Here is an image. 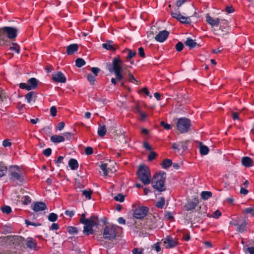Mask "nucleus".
<instances>
[{
  "mask_svg": "<svg viewBox=\"0 0 254 254\" xmlns=\"http://www.w3.org/2000/svg\"><path fill=\"white\" fill-rule=\"evenodd\" d=\"M17 35V30L12 27H4L0 29V46L4 45L9 39H14Z\"/></svg>",
  "mask_w": 254,
  "mask_h": 254,
  "instance_id": "obj_1",
  "label": "nucleus"
},
{
  "mask_svg": "<svg viewBox=\"0 0 254 254\" xmlns=\"http://www.w3.org/2000/svg\"><path fill=\"white\" fill-rule=\"evenodd\" d=\"M166 174L163 172H160L153 176L152 179L153 188L157 190L162 191L165 190L164 183Z\"/></svg>",
  "mask_w": 254,
  "mask_h": 254,
  "instance_id": "obj_2",
  "label": "nucleus"
},
{
  "mask_svg": "<svg viewBox=\"0 0 254 254\" xmlns=\"http://www.w3.org/2000/svg\"><path fill=\"white\" fill-rule=\"evenodd\" d=\"M80 222L85 225L83 232L86 236L93 233V227L98 223L97 218L95 216H91L89 219H80Z\"/></svg>",
  "mask_w": 254,
  "mask_h": 254,
  "instance_id": "obj_3",
  "label": "nucleus"
},
{
  "mask_svg": "<svg viewBox=\"0 0 254 254\" xmlns=\"http://www.w3.org/2000/svg\"><path fill=\"white\" fill-rule=\"evenodd\" d=\"M138 177L144 185H148L151 182V174L147 166L143 165L139 166L137 173Z\"/></svg>",
  "mask_w": 254,
  "mask_h": 254,
  "instance_id": "obj_4",
  "label": "nucleus"
},
{
  "mask_svg": "<svg viewBox=\"0 0 254 254\" xmlns=\"http://www.w3.org/2000/svg\"><path fill=\"white\" fill-rule=\"evenodd\" d=\"M121 229L116 225H109L105 227L103 233V238L108 240H113L115 239L118 230Z\"/></svg>",
  "mask_w": 254,
  "mask_h": 254,
  "instance_id": "obj_5",
  "label": "nucleus"
},
{
  "mask_svg": "<svg viewBox=\"0 0 254 254\" xmlns=\"http://www.w3.org/2000/svg\"><path fill=\"white\" fill-rule=\"evenodd\" d=\"M113 68L116 75V78L118 81H121L123 78V62L119 58H115L113 59Z\"/></svg>",
  "mask_w": 254,
  "mask_h": 254,
  "instance_id": "obj_6",
  "label": "nucleus"
},
{
  "mask_svg": "<svg viewBox=\"0 0 254 254\" xmlns=\"http://www.w3.org/2000/svg\"><path fill=\"white\" fill-rule=\"evenodd\" d=\"M10 179L13 181L22 182L23 181V172L17 166H12L9 168Z\"/></svg>",
  "mask_w": 254,
  "mask_h": 254,
  "instance_id": "obj_7",
  "label": "nucleus"
},
{
  "mask_svg": "<svg viewBox=\"0 0 254 254\" xmlns=\"http://www.w3.org/2000/svg\"><path fill=\"white\" fill-rule=\"evenodd\" d=\"M190 125V121L189 119L181 118L178 121L177 127L181 133H184L189 131Z\"/></svg>",
  "mask_w": 254,
  "mask_h": 254,
  "instance_id": "obj_8",
  "label": "nucleus"
},
{
  "mask_svg": "<svg viewBox=\"0 0 254 254\" xmlns=\"http://www.w3.org/2000/svg\"><path fill=\"white\" fill-rule=\"evenodd\" d=\"M148 208L146 206H138L133 212V217L138 219L143 218L147 214Z\"/></svg>",
  "mask_w": 254,
  "mask_h": 254,
  "instance_id": "obj_9",
  "label": "nucleus"
},
{
  "mask_svg": "<svg viewBox=\"0 0 254 254\" xmlns=\"http://www.w3.org/2000/svg\"><path fill=\"white\" fill-rule=\"evenodd\" d=\"M164 246L167 249H171L175 247L178 244L177 239L173 238L170 236H167L163 240Z\"/></svg>",
  "mask_w": 254,
  "mask_h": 254,
  "instance_id": "obj_10",
  "label": "nucleus"
},
{
  "mask_svg": "<svg viewBox=\"0 0 254 254\" xmlns=\"http://www.w3.org/2000/svg\"><path fill=\"white\" fill-rule=\"evenodd\" d=\"M52 79L56 82L60 83H65L66 82V77L61 71L55 72L52 74Z\"/></svg>",
  "mask_w": 254,
  "mask_h": 254,
  "instance_id": "obj_11",
  "label": "nucleus"
},
{
  "mask_svg": "<svg viewBox=\"0 0 254 254\" xmlns=\"http://www.w3.org/2000/svg\"><path fill=\"white\" fill-rule=\"evenodd\" d=\"M198 203V199L194 198L191 201H188L184 206L186 211H190L194 209Z\"/></svg>",
  "mask_w": 254,
  "mask_h": 254,
  "instance_id": "obj_12",
  "label": "nucleus"
},
{
  "mask_svg": "<svg viewBox=\"0 0 254 254\" xmlns=\"http://www.w3.org/2000/svg\"><path fill=\"white\" fill-rule=\"evenodd\" d=\"M247 223L244 219L238 220L237 230L241 233H244L247 231Z\"/></svg>",
  "mask_w": 254,
  "mask_h": 254,
  "instance_id": "obj_13",
  "label": "nucleus"
},
{
  "mask_svg": "<svg viewBox=\"0 0 254 254\" xmlns=\"http://www.w3.org/2000/svg\"><path fill=\"white\" fill-rule=\"evenodd\" d=\"M169 32L166 30L160 31L156 35L155 40L159 42H163L168 38Z\"/></svg>",
  "mask_w": 254,
  "mask_h": 254,
  "instance_id": "obj_14",
  "label": "nucleus"
},
{
  "mask_svg": "<svg viewBox=\"0 0 254 254\" xmlns=\"http://www.w3.org/2000/svg\"><path fill=\"white\" fill-rule=\"evenodd\" d=\"M46 209V205L45 203L42 202H36L32 206V209L35 212L43 211Z\"/></svg>",
  "mask_w": 254,
  "mask_h": 254,
  "instance_id": "obj_15",
  "label": "nucleus"
},
{
  "mask_svg": "<svg viewBox=\"0 0 254 254\" xmlns=\"http://www.w3.org/2000/svg\"><path fill=\"white\" fill-rule=\"evenodd\" d=\"M207 22L212 26H218L220 22V19L218 18L213 19L209 14L206 16Z\"/></svg>",
  "mask_w": 254,
  "mask_h": 254,
  "instance_id": "obj_16",
  "label": "nucleus"
},
{
  "mask_svg": "<svg viewBox=\"0 0 254 254\" xmlns=\"http://www.w3.org/2000/svg\"><path fill=\"white\" fill-rule=\"evenodd\" d=\"M78 50V45L77 44H70L66 48V53L68 55L73 54L75 52Z\"/></svg>",
  "mask_w": 254,
  "mask_h": 254,
  "instance_id": "obj_17",
  "label": "nucleus"
},
{
  "mask_svg": "<svg viewBox=\"0 0 254 254\" xmlns=\"http://www.w3.org/2000/svg\"><path fill=\"white\" fill-rule=\"evenodd\" d=\"M242 163L246 167H250L253 165V161L249 157H244L242 158Z\"/></svg>",
  "mask_w": 254,
  "mask_h": 254,
  "instance_id": "obj_18",
  "label": "nucleus"
},
{
  "mask_svg": "<svg viewBox=\"0 0 254 254\" xmlns=\"http://www.w3.org/2000/svg\"><path fill=\"white\" fill-rule=\"evenodd\" d=\"M7 101V97L5 92L0 88V106L4 105V103Z\"/></svg>",
  "mask_w": 254,
  "mask_h": 254,
  "instance_id": "obj_19",
  "label": "nucleus"
},
{
  "mask_svg": "<svg viewBox=\"0 0 254 254\" xmlns=\"http://www.w3.org/2000/svg\"><path fill=\"white\" fill-rule=\"evenodd\" d=\"M102 47L107 50L111 51H114L115 50V48L114 47L113 42L112 41H109L105 43L102 44Z\"/></svg>",
  "mask_w": 254,
  "mask_h": 254,
  "instance_id": "obj_20",
  "label": "nucleus"
},
{
  "mask_svg": "<svg viewBox=\"0 0 254 254\" xmlns=\"http://www.w3.org/2000/svg\"><path fill=\"white\" fill-rule=\"evenodd\" d=\"M28 84L30 90L35 89L38 85V80L35 78H31L28 80Z\"/></svg>",
  "mask_w": 254,
  "mask_h": 254,
  "instance_id": "obj_21",
  "label": "nucleus"
},
{
  "mask_svg": "<svg viewBox=\"0 0 254 254\" xmlns=\"http://www.w3.org/2000/svg\"><path fill=\"white\" fill-rule=\"evenodd\" d=\"M37 245L35 240L31 238H28L26 240V246L30 249H35Z\"/></svg>",
  "mask_w": 254,
  "mask_h": 254,
  "instance_id": "obj_22",
  "label": "nucleus"
},
{
  "mask_svg": "<svg viewBox=\"0 0 254 254\" xmlns=\"http://www.w3.org/2000/svg\"><path fill=\"white\" fill-rule=\"evenodd\" d=\"M65 140L64 137L62 135H53L51 137V141L54 143H60Z\"/></svg>",
  "mask_w": 254,
  "mask_h": 254,
  "instance_id": "obj_23",
  "label": "nucleus"
},
{
  "mask_svg": "<svg viewBox=\"0 0 254 254\" xmlns=\"http://www.w3.org/2000/svg\"><path fill=\"white\" fill-rule=\"evenodd\" d=\"M68 165L72 170H76L78 167V162L75 159H70L68 162Z\"/></svg>",
  "mask_w": 254,
  "mask_h": 254,
  "instance_id": "obj_24",
  "label": "nucleus"
},
{
  "mask_svg": "<svg viewBox=\"0 0 254 254\" xmlns=\"http://www.w3.org/2000/svg\"><path fill=\"white\" fill-rule=\"evenodd\" d=\"M209 150V148L207 146L202 144L201 143H200L199 151L201 155H207L208 153Z\"/></svg>",
  "mask_w": 254,
  "mask_h": 254,
  "instance_id": "obj_25",
  "label": "nucleus"
},
{
  "mask_svg": "<svg viewBox=\"0 0 254 254\" xmlns=\"http://www.w3.org/2000/svg\"><path fill=\"white\" fill-rule=\"evenodd\" d=\"M187 46L189 47L190 48H193L196 46V43L190 38H188L185 42Z\"/></svg>",
  "mask_w": 254,
  "mask_h": 254,
  "instance_id": "obj_26",
  "label": "nucleus"
},
{
  "mask_svg": "<svg viewBox=\"0 0 254 254\" xmlns=\"http://www.w3.org/2000/svg\"><path fill=\"white\" fill-rule=\"evenodd\" d=\"M212 195V193L210 191H203L201 192V198L203 200H207Z\"/></svg>",
  "mask_w": 254,
  "mask_h": 254,
  "instance_id": "obj_27",
  "label": "nucleus"
},
{
  "mask_svg": "<svg viewBox=\"0 0 254 254\" xmlns=\"http://www.w3.org/2000/svg\"><path fill=\"white\" fill-rule=\"evenodd\" d=\"M126 51L127 52V55L126 58L127 61H129L130 60H131L136 55V52L135 51H132L130 49H126L124 51V52H125Z\"/></svg>",
  "mask_w": 254,
  "mask_h": 254,
  "instance_id": "obj_28",
  "label": "nucleus"
},
{
  "mask_svg": "<svg viewBox=\"0 0 254 254\" xmlns=\"http://www.w3.org/2000/svg\"><path fill=\"white\" fill-rule=\"evenodd\" d=\"M107 132L106 128L105 126H99L98 129V134L99 136H104Z\"/></svg>",
  "mask_w": 254,
  "mask_h": 254,
  "instance_id": "obj_29",
  "label": "nucleus"
},
{
  "mask_svg": "<svg viewBox=\"0 0 254 254\" xmlns=\"http://www.w3.org/2000/svg\"><path fill=\"white\" fill-rule=\"evenodd\" d=\"M172 161L170 159H165L162 163V167L164 169H167L169 167H170L172 165Z\"/></svg>",
  "mask_w": 254,
  "mask_h": 254,
  "instance_id": "obj_30",
  "label": "nucleus"
},
{
  "mask_svg": "<svg viewBox=\"0 0 254 254\" xmlns=\"http://www.w3.org/2000/svg\"><path fill=\"white\" fill-rule=\"evenodd\" d=\"M85 61L81 58H78L75 60V65L78 67H81L85 64Z\"/></svg>",
  "mask_w": 254,
  "mask_h": 254,
  "instance_id": "obj_31",
  "label": "nucleus"
},
{
  "mask_svg": "<svg viewBox=\"0 0 254 254\" xmlns=\"http://www.w3.org/2000/svg\"><path fill=\"white\" fill-rule=\"evenodd\" d=\"M92 193V191L90 190H83L82 191V194L88 199H90L91 198Z\"/></svg>",
  "mask_w": 254,
  "mask_h": 254,
  "instance_id": "obj_32",
  "label": "nucleus"
},
{
  "mask_svg": "<svg viewBox=\"0 0 254 254\" xmlns=\"http://www.w3.org/2000/svg\"><path fill=\"white\" fill-rule=\"evenodd\" d=\"M179 20L183 23L190 24V19L189 17H185L182 15H181Z\"/></svg>",
  "mask_w": 254,
  "mask_h": 254,
  "instance_id": "obj_33",
  "label": "nucleus"
},
{
  "mask_svg": "<svg viewBox=\"0 0 254 254\" xmlns=\"http://www.w3.org/2000/svg\"><path fill=\"white\" fill-rule=\"evenodd\" d=\"M67 232L70 234H77L78 230L76 227L69 226L66 228Z\"/></svg>",
  "mask_w": 254,
  "mask_h": 254,
  "instance_id": "obj_34",
  "label": "nucleus"
},
{
  "mask_svg": "<svg viewBox=\"0 0 254 254\" xmlns=\"http://www.w3.org/2000/svg\"><path fill=\"white\" fill-rule=\"evenodd\" d=\"M100 169L102 170L104 176H107L109 173V169L106 164H102L100 165Z\"/></svg>",
  "mask_w": 254,
  "mask_h": 254,
  "instance_id": "obj_35",
  "label": "nucleus"
},
{
  "mask_svg": "<svg viewBox=\"0 0 254 254\" xmlns=\"http://www.w3.org/2000/svg\"><path fill=\"white\" fill-rule=\"evenodd\" d=\"M31 198L28 195H25L21 198V201L22 203L24 205H27L28 204L31 202Z\"/></svg>",
  "mask_w": 254,
  "mask_h": 254,
  "instance_id": "obj_36",
  "label": "nucleus"
},
{
  "mask_svg": "<svg viewBox=\"0 0 254 254\" xmlns=\"http://www.w3.org/2000/svg\"><path fill=\"white\" fill-rule=\"evenodd\" d=\"M165 205V199L163 198H161L160 200L156 202L155 206L157 208H162Z\"/></svg>",
  "mask_w": 254,
  "mask_h": 254,
  "instance_id": "obj_37",
  "label": "nucleus"
},
{
  "mask_svg": "<svg viewBox=\"0 0 254 254\" xmlns=\"http://www.w3.org/2000/svg\"><path fill=\"white\" fill-rule=\"evenodd\" d=\"M58 215L54 213H51L48 216V219L51 222H55L57 220Z\"/></svg>",
  "mask_w": 254,
  "mask_h": 254,
  "instance_id": "obj_38",
  "label": "nucleus"
},
{
  "mask_svg": "<svg viewBox=\"0 0 254 254\" xmlns=\"http://www.w3.org/2000/svg\"><path fill=\"white\" fill-rule=\"evenodd\" d=\"M34 95L35 93L34 92H30L25 95V99L28 103L31 102L32 98Z\"/></svg>",
  "mask_w": 254,
  "mask_h": 254,
  "instance_id": "obj_39",
  "label": "nucleus"
},
{
  "mask_svg": "<svg viewBox=\"0 0 254 254\" xmlns=\"http://www.w3.org/2000/svg\"><path fill=\"white\" fill-rule=\"evenodd\" d=\"M10 50L12 51H15L17 53H19L20 48L16 43H12V46L10 47Z\"/></svg>",
  "mask_w": 254,
  "mask_h": 254,
  "instance_id": "obj_40",
  "label": "nucleus"
},
{
  "mask_svg": "<svg viewBox=\"0 0 254 254\" xmlns=\"http://www.w3.org/2000/svg\"><path fill=\"white\" fill-rule=\"evenodd\" d=\"M243 212L247 214H250L252 215H254V207H251L245 208Z\"/></svg>",
  "mask_w": 254,
  "mask_h": 254,
  "instance_id": "obj_41",
  "label": "nucleus"
},
{
  "mask_svg": "<svg viewBox=\"0 0 254 254\" xmlns=\"http://www.w3.org/2000/svg\"><path fill=\"white\" fill-rule=\"evenodd\" d=\"M115 200L120 201L121 202H123L125 200V196L121 193L118 194L117 195L114 197Z\"/></svg>",
  "mask_w": 254,
  "mask_h": 254,
  "instance_id": "obj_42",
  "label": "nucleus"
},
{
  "mask_svg": "<svg viewBox=\"0 0 254 254\" xmlns=\"http://www.w3.org/2000/svg\"><path fill=\"white\" fill-rule=\"evenodd\" d=\"M188 142L189 141L188 140L179 142V146L181 147L184 150H185L188 148Z\"/></svg>",
  "mask_w": 254,
  "mask_h": 254,
  "instance_id": "obj_43",
  "label": "nucleus"
},
{
  "mask_svg": "<svg viewBox=\"0 0 254 254\" xmlns=\"http://www.w3.org/2000/svg\"><path fill=\"white\" fill-rule=\"evenodd\" d=\"M244 251L249 253L250 254H254V247H244Z\"/></svg>",
  "mask_w": 254,
  "mask_h": 254,
  "instance_id": "obj_44",
  "label": "nucleus"
},
{
  "mask_svg": "<svg viewBox=\"0 0 254 254\" xmlns=\"http://www.w3.org/2000/svg\"><path fill=\"white\" fill-rule=\"evenodd\" d=\"M87 79L90 82V84L93 85L96 80V76H93L91 74H88L87 75Z\"/></svg>",
  "mask_w": 254,
  "mask_h": 254,
  "instance_id": "obj_45",
  "label": "nucleus"
},
{
  "mask_svg": "<svg viewBox=\"0 0 254 254\" xmlns=\"http://www.w3.org/2000/svg\"><path fill=\"white\" fill-rule=\"evenodd\" d=\"M128 81L131 83L135 84H137L138 82L137 80L135 78L133 74L131 73H129L128 74Z\"/></svg>",
  "mask_w": 254,
  "mask_h": 254,
  "instance_id": "obj_46",
  "label": "nucleus"
},
{
  "mask_svg": "<svg viewBox=\"0 0 254 254\" xmlns=\"http://www.w3.org/2000/svg\"><path fill=\"white\" fill-rule=\"evenodd\" d=\"M7 172V168L4 166H0V177L4 176Z\"/></svg>",
  "mask_w": 254,
  "mask_h": 254,
  "instance_id": "obj_47",
  "label": "nucleus"
},
{
  "mask_svg": "<svg viewBox=\"0 0 254 254\" xmlns=\"http://www.w3.org/2000/svg\"><path fill=\"white\" fill-rule=\"evenodd\" d=\"M19 87L21 89H26L27 91H30V87L28 85V84H26V83H21L19 84Z\"/></svg>",
  "mask_w": 254,
  "mask_h": 254,
  "instance_id": "obj_48",
  "label": "nucleus"
},
{
  "mask_svg": "<svg viewBox=\"0 0 254 254\" xmlns=\"http://www.w3.org/2000/svg\"><path fill=\"white\" fill-rule=\"evenodd\" d=\"M52 153V149L50 148L45 149L43 151V154L47 157H49Z\"/></svg>",
  "mask_w": 254,
  "mask_h": 254,
  "instance_id": "obj_49",
  "label": "nucleus"
},
{
  "mask_svg": "<svg viewBox=\"0 0 254 254\" xmlns=\"http://www.w3.org/2000/svg\"><path fill=\"white\" fill-rule=\"evenodd\" d=\"M1 210L3 213L8 214L11 211L10 207L8 206H5L1 208Z\"/></svg>",
  "mask_w": 254,
  "mask_h": 254,
  "instance_id": "obj_50",
  "label": "nucleus"
},
{
  "mask_svg": "<svg viewBox=\"0 0 254 254\" xmlns=\"http://www.w3.org/2000/svg\"><path fill=\"white\" fill-rule=\"evenodd\" d=\"M93 153V148L91 147L88 146L85 149V153L87 155H91Z\"/></svg>",
  "mask_w": 254,
  "mask_h": 254,
  "instance_id": "obj_51",
  "label": "nucleus"
},
{
  "mask_svg": "<svg viewBox=\"0 0 254 254\" xmlns=\"http://www.w3.org/2000/svg\"><path fill=\"white\" fill-rule=\"evenodd\" d=\"M136 111L139 113L141 120H143L146 118V114L145 113L141 112L138 108H136Z\"/></svg>",
  "mask_w": 254,
  "mask_h": 254,
  "instance_id": "obj_52",
  "label": "nucleus"
},
{
  "mask_svg": "<svg viewBox=\"0 0 254 254\" xmlns=\"http://www.w3.org/2000/svg\"><path fill=\"white\" fill-rule=\"evenodd\" d=\"M184 48V45L182 42H178L176 45V49L177 51L180 52Z\"/></svg>",
  "mask_w": 254,
  "mask_h": 254,
  "instance_id": "obj_53",
  "label": "nucleus"
},
{
  "mask_svg": "<svg viewBox=\"0 0 254 254\" xmlns=\"http://www.w3.org/2000/svg\"><path fill=\"white\" fill-rule=\"evenodd\" d=\"M156 156V153L154 152L151 151L148 155V159L149 161H152L155 159Z\"/></svg>",
  "mask_w": 254,
  "mask_h": 254,
  "instance_id": "obj_54",
  "label": "nucleus"
},
{
  "mask_svg": "<svg viewBox=\"0 0 254 254\" xmlns=\"http://www.w3.org/2000/svg\"><path fill=\"white\" fill-rule=\"evenodd\" d=\"M181 13L179 12H171V15L173 18H176L179 20L180 16Z\"/></svg>",
  "mask_w": 254,
  "mask_h": 254,
  "instance_id": "obj_55",
  "label": "nucleus"
},
{
  "mask_svg": "<svg viewBox=\"0 0 254 254\" xmlns=\"http://www.w3.org/2000/svg\"><path fill=\"white\" fill-rule=\"evenodd\" d=\"M57 108L55 106H52L50 108V113L53 117H55L57 114Z\"/></svg>",
  "mask_w": 254,
  "mask_h": 254,
  "instance_id": "obj_56",
  "label": "nucleus"
},
{
  "mask_svg": "<svg viewBox=\"0 0 254 254\" xmlns=\"http://www.w3.org/2000/svg\"><path fill=\"white\" fill-rule=\"evenodd\" d=\"M160 125L166 129H169L171 128L170 125L168 124H166L164 121H161L160 122Z\"/></svg>",
  "mask_w": 254,
  "mask_h": 254,
  "instance_id": "obj_57",
  "label": "nucleus"
},
{
  "mask_svg": "<svg viewBox=\"0 0 254 254\" xmlns=\"http://www.w3.org/2000/svg\"><path fill=\"white\" fill-rule=\"evenodd\" d=\"M2 145L6 147H9L11 145V142L8 139H5L2 141Z\"/></svg>",
  "mask_w": 254,
  "mask_h": 254,
  "instance_id": "obj_58",
  "label": "nucleus"
},
{
  "mask_svg": "<svg viewBox=\"0 0 254 254\" xmlns=\"http://www.w3.org/2000/svg\"><path fill=\"white\" fill-rule=\"evenodd\" d=\"M138 54L141 57L145 58V55L144 52V49L142 47H139L138 48Z\"/></svg>",
  "mask_w": 254,
  "mask_h": 254,
  "instance_id": "obj_59",
  "label": "nucleus"
},
{
  "mask_svg": "<svg viewBox=\"0 0 254 254\" xmlns=\"http://www.w3.org/2000/svg\"><path fill=\"white\" fill-rule=\"evenodd\" d=\"M221 215V212L218 210H216L213 214V217L216 219L218 218Z\"/></svg>",
  "mask_w": 254,
  "mask_h": 254,
  "instance_id": "obj_60",
  "label": "nucleus"
},
{
  "mask_svg": "<svg viewBox=\"0 0 254 254\" xmlns=\"http://www.w3.org/2000/svg\"><path fill=\"white\" fill-rule=\"evenodd\" d=\"M143 250H139L137 248H134L132 250L133 254H143Z\"/></svg>",
  "mask_w": 254,
  "mask_h": 254,
  "instance_id": "obj_61",
  "label": "nucleus"
},
{
  "mask_svg": "<svg viewBox=\"0 0 254 254\" xmlns=\"http://www.w3.org/2000/svg\"><path fill=\"white\" fill-rule=\"evenodd\" d=\"M100 71V69L98 67H92L91 71L92 72L95 74V76H96Z\"/></svg>",
  "mask_w": 254,
  "mask_h": 254,
  "instance_id": "obj_62",
  "label": "nucleus"
},
{
  "mask_svg": "<svg viewBox=\"0 0 254 254\" xmlns=\"http://www.w3.org/2000/svg\"><path fill=\"white\" fill-rule=\"evenodd\" d=\"M75 213L74 211H69V210H65V214L66 215L69 216L70 217H72L74 216Z\"/></svg>",
  "mask_w": 254,
  "mask_h": 254,
  "instance_id": "obj_63",
  "label": "nucleus"
},
{
  "mask_svg": "<svg viewBox=\"0 0 254 254\" xmlns=\"http://www.w3.org/2000/svg\"><path fill=\"white\" fill-rule=\"evenodd\" d=\"M143 146L146 150L150 151L152 149L151 147L149 145V144L146 142H144L143 143Z\"/></svg>",
  "mask_w": 254,
  "mask_h": 254,
  "instance_id": "obj_64",
  "label": "nucleus"
}]
</instances>
